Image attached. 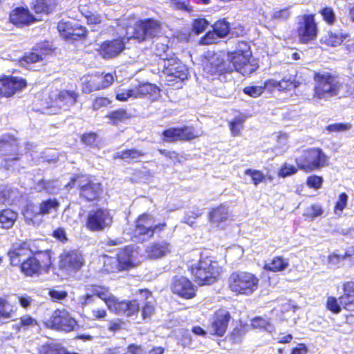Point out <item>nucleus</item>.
Wrapping results in <instances>:
<instances>
[{
  "mask_svg": "<svg viewBox=\"0 0 354 354\" xmlns=\"http://www.w3.org/2000/svg\"><path fill=\"white\" fill-rule=\"evenodd\" d=\"M162 136L166 142L189 140L198 138L200 134L192 127L170 128L163 131Z\"/></svg>",
  "mask_w": 354,
  "mask_h": 354,
  "instance_id": "18",
  "label": "nucleus"
},
{
  "mask_svg": "<svg viewBox=\"0 0 354 354\" xmlns=\"http://www.w3.org/2000/svg\"><path fill=\"white\" fill-rule=\"evenodd\" d=\"M297 35L301 43L307 44L315 40L317 35V26L314 15H305L298 21Z\"/></svg>",
  "mask_w": 354,
  "mask_h": 354,
  "instance_id": "14",
  "label": "nucleus"
},
{
  "mask_svg": "<svg viewBox=\"0 0 354 354\" xmlns=\"http://www.w3.org/2000/svg\"><path fill=\"white\" fill-rule=\"evenodd\" d=\"M136 92L137 93V98L143 97L149 95L150 97L155 98L159 95L160 90L154 84L145 82L134 85Z\"/></svg>",
  "mask_w": 354,
  "mask_h": 354,
  "instance_id": "28",
  "label": "nucleus"
},
{
  "mask_svg": "<svg viewBox=\"0 0 354 354\" xmlns=\"http://www.w3.org/2000/svg\"><path fill=\"white\" fill-rule=\"evenodd\" d=\"M94 296L104 301L111 311L119 315L131 316L139 310V304L136 300L119 301L108 288L96 285L86 286V294L79 297V302L82 306H87L94 301Z\"/></svg>",
  "mask_w": 354,
  "mask_h": 354,
  "instance_id": "2",
  "label": "nucleus"
},
{
  "mask_svg": "<svg viewBox=\"0 0 354 354\" xmlns=\"http://www.w3.org/2000/svg\"><path fill=\"white\" fill-rule=\"evenodd\" d=\"M24 216L26 220L30 221L34 223V218L41 215L39 212V207L33 204L27 205L26 209L23 212Z\"/></svg>",
  "mask_w": 354,
  "mask_h": 354,
  "instance_id": "48",
  "label": "nucleus"
},
{
  "mask_svg": "<svg viewBox=\"0 0 354 354\" xmlns=\"http://www.w3.org/2000/svg\"><path fill=\"white\" fill-rule=\"evenodd\" d=\"M171 289L174 294L185 299L192 298L195 295L193 284L189 280L183 277L174 279Z\"/></svg>",
  "mask_w": 354,
  "mask_h": 354,
  "instance_id": "22",
  "label": "nucleus"
},
{
  "mask_svg": "<svg viewBox=\"0 0 354 354\" xmlns=\"http://www.w3.org/2000/svg\"><path fill=\"white\" fill-rule=\"evenodd\" d=\"M26 82L21 77L5 76L0 78L2 97H10L26 87Z\"/></svg>",
  "mask_w": 354,
  "mask_h": 354,
  "instance_id": "17",
  "label": "nucleus"
},
{
  "mask_svg": "<svg viewBox=\"0 0 354 354\" xmlns=\"http://www.w3.org/2000/svg\"><path fill=\"white\" fill-rule=\"evenodd\" d=\"M9 19L10 21L17 26L28 25L35 21L34 17L29 10L24 8H17L12 10Z\"/></svg>",
  "mask_w": 354,
  "mask_h": 354,
  "instance_id": "23",
  "label": "nucleus"
},
{
  "mask_svg": "<svg viewBox=\"0 0 354 354\" xmlns=\"http://www.w3.org/2000/svg\"><path fill=\"white\" fill-rule=\"evenodd\" d=\"M227 283L230 290L235 295L249 296L258 290L259 279L252 272L239 271L230 275Z\"/></svg>",
  "mask_w": 354,
  "mask_h": 354,
  "instance_id": "5",
  "label": "nucleus"
},
{
  "mask_svg": "<svg viewBox=\"0 0 354 354\" xmlns=\"http://www.w3.org/2000/svg\"><path fill=\"white\" fill-rule=\"evenodd\" d=\"M95 77L97 86H99V90L109 87L113 84L115 80L112 73L97 74L95 75Z\"/></svg>",
  "mask_w": 354,
  "mask_h": 354,
  "instance_id": "46",
  "label": "nucleus"
},
{
  "mask_svg": "<svg viewBox=\"0 0 354 354\" xmlns=\"http://www.w3.org/2000/svg\"><path fill=\"white\" fill-rule=\"evenodd\" d=\"M321 14L328 24H331L334 23L335 15L332 8L326 7L322 10Z\"/></svg>",
  "mask_w": 354,
  "mask_h": 354,
  "instance_id": "62",
  "label": "nucleus"
},
{
  "mask_svg": "<svg viewBox=\"0 0 354 354\" xmlns=\"http://www.w3.org/2000/svg\"><path fill=\"white\" fill-rule=\"evenodd\" d=\"M346 35H344L342 32L328 31L322 37L320 42L328 46L335 47L339 46L346 39Z\"/></svg>",
  "mask_w": 354,
  "mask_h": 354,
  "instance_id": "32",
  "label": "nucleus"
},
{
  "mask_svg": "<svg viewBox=\"0 0 354 354\" xmlns=\"http://www.w3.org/2000/svg\"><path fill=\"white\" fill-rule=\"evenodd\" d=\"M45 324L48 328L68 333L75 329L77 322L66 309H57Z\"/></svg>",
  "mask_w": 354,
  "mask_h": 354,
  "instance_id": "9",
  "label": "nucleus"
},
{
  "mask_svg": "<svg viewBox=\"0 0 354 354\" xmlns=\"http://www.w3.org/2000/svg\"><path fill=\"white\" fill-rule=\"evenodd\" d=\"M195 281L200 286L216 282L222 272L218 263L210 257L201 256L199 260L189 266Z\"/></svg>",
  "mask_w": 354,
  "mask_h": 354,
  "instance_id": "3",
  "label": "nucleus"
},
{
  "mask_svg": "<svg viewBox=\"0 0 354 354\" xmlns=\"http://www.w3.org/2000/svg\"><path fill=\"white\" fill-rule=\"evenodd\" d=\"M88 6L86 0H80L79 10L86 19L88 24L97 25L104 23L106 17L104 14H100L97 11L90 10L86 8Z\"/></svg>",
  "mask_w": 354,
  "mask_h": 354,
  "instance_id": "24",
  "label": "nucleus"
},
{
  "mask_svg": "<svg viewBox=\"0 0 354 354\" xmlns=\"http://www.w3.org/2000/svg\"><path fill=\"white\" fill-rule=\"evenodd\" d=\"M209 23L205 19H196L193 24V28L197 34H199L204 31L208 26Z\"/></svg>",
  "mask_w": 354,
  "mask_h": 354,
  "instance_id": "63",
  "label": "nucleus"
},
{
  "mask_svg": "<svg viewBox=\"0 0 354 354\" xmlns=\"http://www.w3.org/2000/svg\"><path fill=\"white\" fill-rule=\"evenodd\" d=\"M19 145L14 138L7 136L0 140V153L5 157V167L9 169L12 165L10 162H16L18 158Z\"/></svg>",
  "mask_w": 354,
  "mask_h": 354,
  "instance_id": "15",
  "label": "nucleus"
},
{
  "mask_svg": "<svg viewBox=\"0 0 354 354\" xmlns=\"http://www.w3.org/2000/svg\"><path fill=\"white\" fill-rule=\"evenodd\" d=\"M222 60L218 57V55H212L204 65V70L210 74H215L220 72L221 69Z\"/></svg>",
  "mask_w": 354,
  "mask_h": 354,
  "instance_id": "39",
  "label": "nucleus"
},
{
  "mask_svg": "<svg viewBox=\"0 0 354 354\" xmlns=\"http://www.w3.org/2000/svg\"><path fill=\"white\" fill-rule=\"evenodd\" d=\"M348 196L345 193H342L336 202L334 212L336 215H341L344 208L346 207Z\"/></svg>",
  "mask_w": 354,
  "mask_h": 354,
  "instance_id": "53",
  "label": "nucleus"
},
{
  "mask_svg": "<svg viewBox=\"0 0 354 354\" xmlns=\"http://www.w3.org/2000/svg\"><path fill=\"white\" fill-rule=\"evenodd\" d=\"M230 315L224 309L218 310L214 315L209 328L210 332L218 336L222 337L227 328Z\"/></svg>",
  "mask_w": 354,
  "mask_h": 354,
  "instance_id": "20",
  "label": "nucleus"
},
{
  "mask_svg": "<svg viewBox=\"0 0 354 354\" xmlns=\"http://www.w3.org/2000/svg\"><path fill=\"white\" fill-rule=\"evenodd\" d=\"M244 174L251 177L253 184L255 186H257L266 179V175L259 170L248 169L244 171Z\"/></svg>",
  "mask_w": 354,
  "mask_h": 354,
  "instance_id": "50",
  "label": "nucleus"
},
{
  "mask_svg": "<svg viewBox=\"0 0 354 354\" xmlns=\"http://www.w3.org/2000/svg\"><path fill=\"white\" fill-rule=\"evenodd\" d=\"M316 86H315L314 97L318 99H328L333 96L342 95L343 86L339 79L328 73H318L315 77Z\"/></svg>",
  "mask_w": 354,
  "mask_h": 354,
  "instance_id": "6",
  "label": "nucleus"
},
{
  "mask_svg": "<svg viewBox=\"0 0 354 354\" xmlns=\"http://www.w3.org/2000/svg\"><path fill=\"white\" fill-rule=\"evenodd\" d=\"M228 58L235 70L243 75H248L259 67L257 62L252 57L250 46L245 41H239L236 50L228 53Z\"/></svg>",
  "mask_w": 354,
  "mask_h": 354,
  "instance_id": "4",
  "label": "nucleus"
},
{
  "mask_svg": "<svg viewBox=\"0 0 354 354\" xmlns=\"http://www.w3.org/2000/svg\"><path fill=\"white\" fill-rule=\"evenodd\" d=\"M162 67V73L167 76V81H173L174 79L184 80L187 78L188 68L179 59L174 56L163 57L159 63Z\"/></svg>",
  "mask_w": 354,
  "mask_h": 354,
  "instance_id": "12",
  "label": "nucleus"
},
{
  "mask_svg": "<svg viewBox=\"0 0 354 354\" xmlns=\"http://www.w3.org/2000/svg\"><path fill=\"white\" fill-rule=\"evenodd\" d=\"M351 125L349 123H336L328 125L327 130L330 132H344L351 129Z\"/></svg>",
  "mask_w": 354,
  "mask_h": 354,
  "instance_id": "58",
  "label": "nucleus"
},
{
  "mask_svg": "<svg viewBox=\"0 0 354 354\" xmlns=\"http://www.w3.org/2000/svg\"><path fill=\"white\" fill-rule=\"evenodd\" d=\"M44 53L38 49H35L33 52L26 54L23 58L19 60L20 64L25 67H27V64L36 63L40 60H42Z\"/></svg>",
  "mask_w": 354,
  "mask_h": 354,
  "instance_id": "40",
  "label": "nucleus"
},
{
  "mask_svg": "<svg viewBox=\"0 0 354 354\" xmlns=\"http://www.w3.org/2000/svg\"><path fill=\"white\" fill-rule=\"evenodd\" d=\"M243 91L252 97H257L263 93V87L261 86H249L245 87Z\"/></svg>",
  "mask_w": 354,
  "mask_h": 354,
  "instance_id": "56",
  "label": "nucleus"
},
{
  "mask_svg": "<svg viewBox=\"0 0 354 354\" xmlns=\"http://www.w3.org/2000/svg\"><path fill=\"white\" fill-rule=\"evenodd\" d=\"M323 213L322 208L319 205H313L306 209L305 215L311 218L312 219L322 215Z\"/></svg>",
  "mask_w": 354,
  "mask_h": 354,
  "instance_id": "59",
  "label": "nucleus"
},
{
  "mask_svg": "<svg viewBox=\"0 0 354 354\" xmlns=\"http://www.w3.org/2000/svg\"><path fill=\"white\" fill-rule=\"evenodd\" d=\"M323 178L321 176L313 175L308 178L306 184L307 185L315 189H319L322 187Z\"/></svg>",
  "mask_w": 354,
  "mask_h": 354,
  "instance_id": "57",
  "label": "nucleus"
},
{
  "mask_svg": "<svg viewBox=\"0 0 354 354\" xmlns=\"http://www.w3.org/2000/svg\"><path fill=\"white\" fill-rule=\"evenodd\" d=\"M328 158L319 148H311L304 150L302 153L295 158L298 168L306 172L320 169L328 165Z\"/></svg>",
  "mask_w": 354,
  "mask_h": 354,
  "instance_id": "7",
  "label": "nucleus"
},
{
  "mask_svg": "<svg viewBox=\"0 0 354 354\" xmlns=\"http://www.w3.org/2000/svg\"><path fill=\"white\" fill-rule=\"evenodd\" d=\"M121 25L126 26L125 35L121 39L104 41L97 49L103 58L111 59L118 55L124 48L127 41L133 39L141 41L147 37L157 36L160 32L159 22L152 19L140 21L128 25L124 22Z\"/></svg>",
  "mask_w": 354,
  "mask_h": 354,
  "instance_id": "1",
  "label": "nucleus"
},
{
  "mask_svg": "<svg viewBox=\"0 0 354 354\" xmlns=\"http://www.w3.org/2000/svg\"><path fill=\"white\" fill-rule=\"evenodd\" d=\"M343 86H346L347 88H342V95L354 98V81H350L346 84L343 83Z\"/></svg>",
  "mask_w": 354,
  "mask_h": 354,
  "instance_id": "64",
  "label": "nucleus"
},
{
  "mask_svg": "<svg viewBox=\"0 0 354 354\" xmlns=\"http://www.w3.org/2000/svg\"><path fill=\"white\" fill-rule=\"evenodd\" d=\"M212 28L220 38L225 37L230 31L229 24L225 20L218 21Z\"/></svg>",
  "mask_w": 354,
  "mask_h": 354,
  "instance_id": "51",
  "label": "nucleus"
},
{
  "mask_svg": "<svg viewBox=\"0 0 354 354\" xmlns=\"http://www.w3.org/2000/svg\"><path fill=\"white\" fill-rule=\"evenodd\" d=\"M344 294L339 297L340 304L346 310H354V281L343 285Z\"/></svg>",
  "mask_w": 354,
  "mask_h": 354,
  "instance_id": "26",
  "label": "nucleus"
},
{
  "mask_svg": "<svg viewBox=\"0 0 354 354\" xmlns=\"http://www.w3.org/2000/svg\"><path fill=\"white\" fill-rule=\"evenodd\" d=\"M59 258V268L67 271L79 270L84 262L82 254L77 251L64 252Z\"/></svg>",
  "mask_w": 354,
  "mask_h": 354,
  "instance_id": "19",
  "label": "nucleus"
},
{
  "mask_svg": "<svg viewBox=\"0 0 354 354\" xmlns=\"http://www.w3.org/2000/svg\"><path fill=\"white\" fill-rule=\"evenodd\" d=\"M279 91H288L297 88L299 85V82L295 80V77L290 75L279 81Z\"/></svg>",
  "mask_w": 354,
  "mask_h": 354,
  "instance_id": "41",
  "label": "nucleus"
},
{
  "mask_svg": "<svg viewBox=\"0 0 354 354\" xmlns=\"http://www.w3.org/2000/svg\"><path fill=\"white\" fill-rule=\"evenodd\" d=\"M16 307L6 298H0V319H8L12 318L16 312Z\"/></svg>",
  "mask_w": 354,
  "mask_h": 354,
  "instance_id": "35",
  "label": "nucleus"
},
{
  "mask_svg": "<svg viewBox=\"0 0 354 354\" xmlns=\"http://www.w3.org/2000/svg\"><path fill=\"white\" fill-rule=\"evenodd\" d=\"M167 50L168 46L165 42H157L156 44L154 53L160 57L161 60H163V57H169V55L167 53Z\"/></svg>",
  "mask_w": 354,
  "mask_h": 354,
  "instance_id": "55",
  "label": "nucleus"
},
{
  "mask_svg": "<svg viewBox=\"0 0 354 354\" xmlns=\"http://www.w3.org/2000/svg\"><path fill=\"white\" fill-rule=\"evenodd\" d=\"M298 169V167H296L291 164L285 162L279 169L277 171V176L279 178H285L295 174L297 172Z\"/></svg>",
  "mask_w": 354,
  "mask_h": 354,
  "instance_id": "47",
  "label": "nucleus"
},
{
  "mask_svg": "<svg viewBox=\"0 0 354 354\" xmlns=\"http://www.w3.org/2000/svg\"><path fill=\"white\" fill-rule=\"evenodd\" d=\"M229 216L228 208L222 205L213 208L209 213V221L215 224L227 221Z\"/></svg>",
  "mask_w": 354,
  "mask_h": 354,
  "instance_id": "30",
  "label": "nucleus"
},
{
  "mask_svg": "<svg viewBox=\"0 0 354 354\" xmlns=\"http://www.w3.org/2000/svg\"><path fill=\"white\" fill-rule=\"evenodd\" d=\"M219 39L220 37L213 30L212 31H209L204 37L201 38L200 40V44L202 45H209L216 43Z\"/></svg>",
  "mask_w": 354,
  "mask_h": 354,
  "instance_id": "54",
  "label": "nucleus"
},
{
  "mask_svg": "<svg viewBox=\"0 0 354 354\" xmlns=\"http://www.w3.org/2000/svg\"><path fill=\"white\" fill-rule=\"evenodd\" d=\"M113 216L107 209L98 208L88 212L86 227L91 232H101L111 227Z\"/></svg>",
  "mask_w": 354,
  "mask_h": 354,
  "instance_id": "11",
  "label": "nucleus"
},
{
  "mask_svg": "<svg viewBox=\"0 0 354 354\" xmlns=\"http://www.w3.org/2000/svg\"><path fill=\"white\" fill-rule=\"evenodd\" d=\"M251 326L254 328L264 330L268 333H271L273 330V326L270 322L260 317L252 319Z\"/></svg>",
  "mask_w": 354,
  "mask_h": 354,
  "instance_id": "44",
  "label": "nucleus"
},
{
  "mask_svg": "<svg viewBox=\"0 0 354 354\" xmlns=\"http://www.w3.org/2000/svg\"><path fill=\"white\" fill-rule=\"evenodd\" d=\"M32 3L37 13H48L53 10L56 4L55 0H33Z\"/></svg>",
  "mask_w": 354,
  "mask_h": 354,
  "instance_id": "38",
  "label": "nucleus"
},
{
  "mask_svg": "<svg viewBox=\"0 0 354 354\" xmlns=\"http://www.w3.org/2000/svg\"><path fill=\"white\" fill-rule=\"evenodd\" d=\"M277 145L274 148V151L277 155L284 153L288 149V136L286 134H281L277 137Z\"/></svg>",
  "mask_w": 354,
  "mask_h": 354,
  "instance_id": "52",
  "label": "nucleus"
},
{
  "mask_svg": "<svg viewBox=\"0 0 354 354\" xmlns=\"http://www.w3.org/2000/svg\"><path fill=\"white\" fill-rule=\"evenodd\" d=\"M20 265L21 272L26 276H37L41 273L42 269L39 261L34 257H29Z\"/></svg>",
  "mask_w": 354,
  "mask_h": 354,
  "instance_id": "27",
  "label": "nucleus"
},
{
  "mask_svg": "<svg viewBox=\"0 0 354 354\" xmlns=\"http://www.w3.org/2000/svg\"><path fill=\"white\" fill-rule=\"evenodd\" d=\"M291 8L292 6H289L283 8L274 9L272 14V19L280 21L287 20L291 15Z\"/></svg>",
  "mask_w": 354,
  "mask_h": 354,
  "instance_id": "49",
  "label": "nucleus"
},
{
  "mask_svg": "<svg viewBox=\"0 0 354 354\" xmlns=\"http://www.w3.org/2000/svg\"><path fill=\"white\" fill-rule=\"evenodd\" d=\"M108 118L111 120V123L113 124H116L118 122H122L124 120H127L129 118V115L124 109H118L113 111L110 112L107 115Z\"/></svg>",
  "mask_w": 354,
  "mask_h": 354,
  "instance_id": "45",
  "label": "nucleus"
},
{
  "mask_svg": "<svg viewBox=\"0 0 354 354\" xmlns=\"http://www.w3.org/2000/svg\"><path fill=\"white\" fill-rule=\"evenodd\" d=\"M59 205V201L55 198L42 201L39 206V212L41 215L56 214Z\"/></svg>",
  "mask_w": 354,
  "mask_h": 354,
  "instance_id": "37",
  "label": "nucleus"
},
{
  "mask_svg": "<svg viewBox=\"0 0 354 354\" xmlns=\"http://www.w3.org/2000/svg\"><path fill=\"white\" fill-rule=\"evenodd\" d=\"M111 101L107 97H96L93 103V109L97 111L103 107H106L111 104Z\"/></svg>",
  "mask_w": 354,
  "mask_h": 354,
  "instance_id": "60",
  "label": "nucleus"
},
{
  "mask_svg": "<svg viewBox=\"0 0 354 354\" xmlns=\"http://www.w3.org/2000/svg\"><path fill=\"white\" fill-rule=\"evenodd\" d=\"M77 184L80 189V196L85 198L87 201H93L96 199L100 192L101 185L100 183H93L88 180V177L84 175H77L71 178L70 183L66 187H72Z\"/></svg>",
  "mask_w": 354,
  "mask_h": 354,
  "instance_id": "13",
  "label": "nucleus"
},
{
  "mask_svg": "<svg viewBox=\"0 0 354 354\" xmlns=\"http://www.w3.org/2000/svg\"><path fill=\"white\" fill-rule=\"evenodd\" d=\"M165 226V223L155 224L151 215L143 214L136 221L132 234L138 241H145L151 237L154 233L163 230Z\"/></svg>",
  "mask_w": 354,
  "mask_h": 354,
  "instance_id": "8",
  "label": "nucleus"
},
{
  "mask_svg": "<svg viewBox=\"0 0 354 354\" xmlns=\"http://www.w3.org/2000/svg\"><path fill=\"white\" fill-rule=\"evenodd\" d=\"M245 121V116L243 114H239L230 122V128L234 136L240 135Z\"/></svg>",
  "mask_w": 354,
  "mask_h": 354,
  "instance_id": "43",
  "label": "nucleus"
},
{
  "mask_svg": "<svg viewBox=\"0 0 354 354\" xmlns=\"http://www.w3.org/2000/svg\"><path fill=\"white\" fill-rule=\"evenodd\" d=\"M288 266V259L281 257H275L265 263L263 269L267 271L277 272L284 270Z\"/></svg>",
  "mask_w": 354,
  "mask_h": 354,
  "instance_id": "31",
  "label": "nucleus"
},
{
  "mask_svg": "<svg viewBox=\"0 0 354 354\" xmlns=\"http://www.w3.org/2000/svg\"><path fill=\"white\" fill-rule=\"evenodd\" d=\"M32 252L28 243L17 242L12 245V248L9 250L8 254L10 263L12 266H18Z\"/></svg>",
  "mask_w": 354,
  "mask_h": 354,
  "instance_id": "21",
  "label": "nucleus"
},
{
  "mask_svg": "<svg viewBox=\"0 0 354 354\" xmlns=\"http://www.w3.org/2000/svg\"><path fill=\"white\" fill-rule=\"evenodd\" d=\"M57 30L64 39H76L77 37H84L86 34L84 27L77 22L71 20H61L57 24Z\"/></svg>",
  "mask_w": 354,
  "mask_h": 354,
  "instance_id": "16",
  "label": "nucleus"
},
{
  "mask_svg": "<svg viewBox=\"0 0 354 354\" xmlns=\"http://www.w3.org/2000/svg\"><path fill=\"white\" fill-rule=\"evenodd\" d=\"M140 296L146 299L142 308V315L144 319H150L155 312L154 299L151 292L147 290H140Z\"/></svg>",
  "mask_w": 354,
  "mask_h": 354,
  "instance_id": "29",
  "label": "nucleus"
},
{
  "mask_svg": "<svg viewBox=\"0 0 354 354\" xmlns=\"http://www.w3.org/2000/svg\"><path fill=\"white\" fill-rule=\"evenodd\" d=\"M17 217V214L10 209H3L0 212V224L4 229H10L12 227Z\"/></svg>",
  "mask_w": 354,
  "mask_h": 354,
  "instance_id": "36",
  "label": "nucleus"
},
{
  "mask_svg": "<svg viewBox=\"0 0 354 354\" xmlns=\"http://www.w3.org/2000/svg\"><path fill=\"white\" fill-rule=\"evenodd\" d=\"M77 94L73 91H68L63 90L59 93L57 97L55 100V103L57 106H69L76 102Z\"/></svg>",
  "mask_w": 354,
  "mask_h": 354,
  "instance_id": "33",
  "label": "nucleus"
},
{
  "mask_svg": "<svg viewBox=\"0 0 354 354\" xmlns=\"http://www.w3.org/2000/svg\"><path fill=\"white\" fill-rule=\"evenodd\" d=\"M137 254L138 252L133 249V246H127L120 251L117 259L107 258L106 265L108 266L109 263L114 264V266H111L109 269L111 272L129 270L138 263L136 259Z\"/></svg>",
  "mask_w": 354,
  "mask_h": 354,
  "instance_id": "10",
  "label": "nucleus"
},
{
  "mask_svg": "<svg viewBox=\"0 0 354 354\" xmlns=\"http://www.w3.org/2000/svg\"><path fill=\"white\" fill-rule=\"evenodd\" d=\"M99 90L95 75L84 77L82 79V91L89 93L94 91Z\"/></svg>",
  "mask_w": 354,
  "mask_h": 354,
  "instance_id": "42",
  "label": "nucleus"
},
{
  "mask_svg": "<svg viewBox=\"0 0 354 354\" xmlns=\"http://www.w3.org/2000/svg\"><path fill=\"white\" fill-rule=\"evenodd\" d=\"M171 246L169 243L162 241L150 244L146 248V254L150 259L162 258L171 252Z\"/></svg>",
  "mask_w": 354,
  "mask_h": 354,
  "instance_id": "25",
  "label": "nucleus"
},
{
  "mask_svg": "<svg viewBox=\"0 0 354 354\" xmlns=\"http://www.w3.org/2000/svg\"><path fill=\"white\" fill-rule=\"evenodd\" d=\"M201 214L202 212L199 209H196L194 211H189L186 213L185 216H184L183 221L185 223H187L190 226H192L194 224V220L199 217Z\"/></svg>",
  "mask_w": 354,
  "mask_h": 354,
  "instance_id": "61",
  "label": "nucleus"
},
{
  "mask_svg": "<svg viewBox=\"0 0 354 354\" xmlns=\"http://www.w3.org/2000/svg\"><path fill=\"white\" fill-rule=\"evenodd\" d=\"M115 99L120 102H127L130 99H136L137 93L134 85L129 88L118 87L115 90Z\"/></svg>",
  "mask_w": 354,
  "mask_h": 354,
  "instance_id": "34",
  "label": "nucleus"
}]
</instances>
